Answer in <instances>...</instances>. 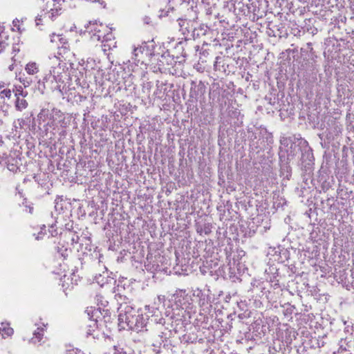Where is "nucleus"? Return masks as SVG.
I'll list each match as a JSON object with an SVG mask.
<instances>
[{"instance_id": "nucleus-10", "label": "nucleus", "mask_w": 354, "mask_h": 354, "mask_svg": "<svg viewBox=\"0 0 354 354\" xmlns=\"http://www.w3.org/2000/svg\"><path fill=\"white\" fill-rule=\"evenodd\" d=\"M22 24H23V21H20L18 19H16L13 20V21H12V24H13L12 30L21 32V25H22Z\"/></svg>"}, {"instance_id": "nucleus-15", "label": "nucleus", "mask_w": 354, "mask_h": 354, "mask_svg": "<svg viewBox=\"0 0 354 354\" xmlns=\"http://www.w3.org/2000/svg\"><path fill=\"white\" fill-rule=\"evenodd\" d=\"M8 169L10 170V171H16L18 169L17 166L16 165H14V164H8Z\"/></svg>"}, {"instance_id": "nucleus-5", "label": "nucleus", "mask_w": 354, "mask_h": 354, "mask_svg": "<svg viewBox=\"0 0 354 354\" xmlns=\"http://www.w3.org/2000/svg\"><path fill=\"white\" fill-rule=\"evenodd\" d=\"M15 106L17 111H21L28 107V103L25 99L26 97H15Z\"/></svg>"}, {"instance_id": "nucleus-13", "label": "nucleus", "mask_w": 354, "mask_h": 354, "mask_svg": "<svg viewBox=\"0 0 354 354\" xmlns=\"http://www.w3.org/2000/svg\"><path fill=\"white\" fill-rule=\"evenodd\" d=\"M3 35L0 32V38L2 39ZM7 46V44L4 41H0V53L3 52L6 47Z\"/></svg>"}, {"instance_id": "nucleus-2", "label": "nucleus", "mask_w": 354, "mask_h": 354, "mask_svg": "<svg viewBox=\"0 0 354 354\" xmlns=\"http://www.w3.org/2000/svg\"><path fill=\"white\" fill-rule=\"evenodd\" d=\"M86 31L91 35L92 39L104 41L110 39L109 28L102 23L89 22L86 27Z\"/></svg>"}, {"instance_id": "nucleus-7", "label": "nucleus", "mask_w": 354, "mask_h": 354, "mask_svg": "<svg viewBox=\"0 0 354 354\" xmlns=\"http://www.w3.org/2000/svg\"><path fill=\"white\" fill-rule=\"evenodd\" d=\"M64 64L59 62L58 66L57 67H54L53 70L50 71L56 80L59 78L61 74L64 71Z\"/></svg>"}, {"instance_id": "nucleus-16", "label": "nucleus", "mask_w": 354, "mask_h": 354, "mask_svg": "<svg viewBox=\"0 0 354 354\" xmlns=\"http://www.w3.org/2000/svg\"><path fill=\"white\" fill-rule=\"evenodd\" d=\"M19 80L20 82L22 83L25 87H28L30 84V82L29 81H27L24 79L19 78Z\"/></svg>"}, {"instance_id": "nucleus-6", "label": "nucleus", "mask_w": 354, "mask_h": 354, "mask_svg": "<svg viewBox=\"0 0 354 354\" xmlns=\"http://www.w3.org/2000/svg\"><path fill=\"white\" fill-rule=\"evenodd\" d=\"M25 71L28 75H34L39 73V65L34 62H28L25 66Z\"/></svg>"}, {"instance_id": "nucleus-4", "label": "nucleus", "mask_w": 354, "mask_h": 354, "mask_svg": "<svg viewBox=\"0 0 354 354\" xmlns=\"http://www.w3.org/2000/svg\"><path fill=\"white\" fill-rule=\"evenodd\" d=\"M53 5L55 8H50V11L48 12H45L44 15H38L36 18V24L39 26L41 24L42 20L41 17H44V19H52L53 17L58 14V12L61 10L60 5L55 0L53 1Z\"/></svg>"}, {"instance_id": "nucleus-14", "label": "nucleus", "mask_w": 354, "mask_h": 354, "mask_svg": "<svg viewBox=\"0 0 354 354\" xmlns=\"http://www.w3.org/2000/svg\"><path fill=\"white\" fill-rule=\"evenodd\" d=\"M0 93L8 98H10L12 95L10 89H3V91H1Z\"/></svg>"}, {"instance_id": "nucleus-12", "label": "nucleus", "mask_w": 354, "mask_h": 354, "mask_svg": "<svg viewBox=\"0 0 354 354\" xmlns=\"http://www.w3.org/2000/svg\"><path fill=\"white\" fill-rule=\"evenodd\" d=\"M13 333V330L11 328H3V330H1V328L0 327V335H1L3 337H5V335L10 336Z\"/></svg>"}, {"instance_id": "nucleus-17", "label": "nucleus", "mask_w": 354, "mask_h": 354, "mask_svg": "<svg viewBox=\"0 0 354 354\" xmlns=\"http://www.w3.org/2000/svg\"><path fill=\"white\" fill-rule=\"evenodd\" d=\"M141 51V48H135L133 50L135 57H137L138 55V53H140Z\"/></svg>"}, {"instance_id": "nucleus-9", "label": "nucleus", "mask_w": 354, "mask_h": 354, "mask_svg": "<svg viewBox=\"0 0 354 354\" xmlns=\"http://www.w3.org/2000/svg\"><path fill=\"white\" fill-rule=\"evenodd\" d=\"M88 329L86 331L88 335L95 336L94 332L95 328H98L97 321H91V324L88 326Z\"/></svg>"}, {"instance_id": "nucleus-1", "label": "nucleus", "mask_w": 354, "mask_h": 354, "mask_svg": "<svg viewBox=\"0 0 354 354\" xmlns=\"http://www.w3.org/2000/svg\"><path fill=\"white\" fill-rule=\"evenodd\" d=\"M141 317L138 312L131 306H126L124 313H120L118 315L119 325L124 328V324L130 328H138L142 326L140 322Z\"/></svg>"}, {"instance_id": "nucleus-8", "label": "nucleus", "mask_w": 354, "mask_h": 354, "mask_svg": "<svg viewBox=\"0 0 354 354\" xmlns=\"http://www.w3.org/2000/svg\"><path fill=\"white\" fill-rule=\"evenodd\" d=\"M33 337L32 338V341L33 343H37L41 341L42 337L44 335V328H38L37 331H35L33 334Z\"/></svg>"}, {"instance_id": "nucleus-11", "label": "nucleus", "mask_w": 354, "mask_h": 354, "mask_svg": "<svg viewBox=\"0 0 354 354\" xmlns=\"http://www.w3.org/2000/svg\"><path fill=\"white\" fill-rule=\"evenodd\" d=\"M28 93L26 91H24V89L21 86H19V88H17L15 92V97H26Z\"/></svg>"}, {"instance_id": "nucleus-19", "label": "nucleus", "mask_w": 354, "mask_h": 354, "mask_svg": "<svg viewBox=\"0 0 354 354\" xmlns=\"http://www.w3.org/2000/svg\"><path fill=\"white\" fill-rule=\"evenodd\" d=\"M9 68H10V70H12V68H13L12 65V66H10L9 67Z\"/></svg>"}, {"instance_id": "nucleus-3", "label": "nucleus", "mask_w": 354, "mask_h": 354, "mask_svg": "<svg viewBox=\"0 0 354 354\" xmlns=\"http://www.w3.org/2000/svg\"><path fill=\"white\" fill-rule=\"evenodd\" d=\"M51 42L57 43L58 41L62 44L61 46L58 45V55L64 58L65 56L68 54L69 52V46L66 40L59 35L53 34L50 39Z\"/></svg>"}, {"instance_id": "nucleus-18", "label": "nucleus", "mask_w": 354, "mask_h": 354, "mask_svg": "<svg viewBox=\"0 0 354 354\" xmlns=\"http://www.w3.org/2000/svg\"><path fill=\"white\" fill-rule=\"evenodd\" d=\"M114 354H125V353L124 352H122V351H118V350L115 349V351L114 352Z\"/></svg>"}]
</instances>
